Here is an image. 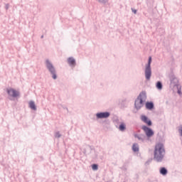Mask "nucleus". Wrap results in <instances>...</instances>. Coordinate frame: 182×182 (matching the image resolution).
<instances>
[{
  "label": "nucleus",
  "mask_w": 182,
  "mask_h": 182,
  "mask_svg": "<svg viewBox=\"0 0 182 182\" xmlns=\"http://www.w3.org/2000/svg\"><path fill=\"white\" fill-rule=\"evenodd\" d=\"M160 173L162 176H166V174H167V169H166V168H161Z\"/></svg>",
  "instance_id": "13"
},
{
  "label": "nucleus",
  "mask_w": 182,
  "mask_h": 182,
  "mask_svg": "<svg viewBox=\"0 0 182 182\" xmlns=\"http://www.w3.org/2000/svg\"><path fill=\"white\" fill-rule=\"evenodd\" d=\"M110 116V114L109 112H100L97 114V117L98 119H106Z\"/></svg>",
  "instance_id": "7"
},
{
  "label": "nucleus",
  "mask_w": 182,
  "mask_h": 182,
  "mask_svg": "<svg viewBox=\"0 0 182 182\" xmlns=\"http://www.w3.org/2000/svg\"><path fill=\"white\" fill-rule=\"evenodd\" d=\"M134 14H137V11L136 10H132Z\"/></svg>",
  "instance_id": "19"
},
{
  "label": "nucleus",
  "mask_w": 182,
  "mask_h": 182,
  "mask_svg": "<svg viewBox=\"0 0 182 182\" xmlns=\"http://www.w3.org/2000/svg\"><path fill=\"white\" fill-rule=\"evenodd\" d=\"M178 95H181V91L180 90H178Z\"/></svg>",
  "instance_id": "18"
},
{
  "label": "nucleus",
  "mask_w": 182,
  "mask_h": 182,
  "mask_svg": "<svg viewBox=\"0 0 182 182\" xmlns=\"http://www.w3.org/2000/svg\"><path fill=\"white\" fill-rule=\"evenodd\" d=\"M133 151H139V145L137 144H134L132 146Z\"/></svg>",
  "instance_id": "15"
},
{
  "label": "nucleus",
  "mask_w": 182,
  "mask_h": 182,
  "mask_svg": "<svg viewBox=\"0 0 182 182\" xmlns=\"http://www.w3.org/2000/svg\"><path fill=\"white\" fill-rule=\"evenodd\" d=\"M119 129L121 132H124V130H126V124H124V123L121 124L119 125Z\"/></svg>",
  "instance_id": "12"
},
{
  "label": "nucleus",
  "mask_w": 182,
  "mask_h": 182,
  "mask_svg": "<svg viewBox=\"0 0 182 182\" xmlns=\"http://www.w3.org/2000/svg\"><path fill=\"white\" fill-rule=\"evenodd\" d=\"M68 65H70V66H75V65H76V61L74 60L73 58H69L68 59Z\"/></svg>",
  "instance_id": "9"
},
{
  "label": "nucleus",
  "mask_w": 182,
  "mask_h": 182,
  "mask_svg": "<svg viewBox=\"0 0 182 182\" xmlns=\"http://www.w3.org/2000/svg\"><path fill=\"white\" fill-rule=\"evenodd\" d=\"M164 145L161 143H158L155 146L154 149V160H156V161H161L163 160V157H164Z\"/></svg>",
  "instance_id": "1"
},
{
  "label": "nucleus",
  "mask_w": 182,
  "mask_h": 182,
  "mask_svg": "<svg viewBox=\"0 0 182 182\" xmlns=\"http://www.w3.org/2000/svg\"><path fill=\"white\" fill-rule=\"evenodd\" d=\"M150 65H151V57H149L148 65L145 69V77L147 80H150V77H151V68H150Z\"/></svg>",
  "instance_id": "3"
},
{
  "label": "nucleus",
  "mask_w": 182,
  "mask_h": 182,
  "mask_svg": "<svg viewBox=\"0 0 182 182\" xmlns=\"http://www.w3.org/2000/svg\"><path fill=\"white\" fill-rule=\"evenodd\" d=\"M142 130L145 132V134L147 136V137H151V136L154 134V132H153V130H151V129L146 126L142 127Z\"/></svg>",
  "instance_id": "6"
},
{
  "label": "nucleus",
  "mask_w": 182,
  "mask_h": 182,
  "mask_svg": "<svg viewBox=\"0 0 182 182\" xmlns=\"http://www.w3.org/2000/svg\"><path fill=\"white\" fill-rule=\"evenodd\" d=\"M146 107L149 110H151V109H153V107H154V105L153 104V102H146Z\"/></svg>",
  "instance_id": "10"
},
{
  "label": "nucleus",
  "mask_w": 182,
  "mask_h": 182,
  "mask_svg": "<svg viewBox=\"0 0 182 182\" xmlns=\"http://www.w3.org/2000/svg\"><path fill=\"white\" fill-rule=\"evenodd\" d=\"M141 119L142 122H144V123H146L148 126H151V121H150V119H149V118H147V117L142 115L141 117Z\"/></svg>",
  "instance_id": "8"
},
{
  "label": "nucleus",
  "mask_w": 182,
  "mask_h": 182,
  "mask_svg": "<svg viewBox=\"0 0 182 182\" xmlns=\"http://www.w3.org/2000/svg\"><path fill=\"white\" fill-rule=\"evenodd\" d=\"M7 93L9 96H11V97H18V96H19V92L14 90V88L7 89Z\"/></svg>",
  "instance_id": "5"
},
{
  "label": "nucleus",
  "mask_w": 182,
  "mask_h": 182,
  "mask_svg": "<svg viewBox=\"0 0 182 182\" xmlns=\"http://www.w3.org/2000/svg\"><path fill=\"white\" fill-rule=\"evenodd\" d=\"M92 170H97L98 166H97V164H93V165L92 166Z\"/></svg>",
  "instance_id": "16"
},
{
  "label": "nucleus",
  "mask_w": 182,
  "mask_h": 182,
  "mask_svg": "<svg viewBox=\"0 0 182 182\" xmlns=\"http://www.w3.org/2000/svg\"><path fill=\"white\" fill-rule=\"evenodd\" d=\"M29 107H31L32 110H36V105H35V102L33 101H31L29 102Z\"/></svg>",
  "instance_id": "11"
},
{
  "label": "nucleus",
  "mask_w": 182,
  "mask_h": 182,
  "mask_svg": "<svg viewBox=\"0 0 182 182\" xmlns=\"http://www.w3.org/2000/svg\"><path fill=\"white\" fill-rule=\"evenodd\" d=\"M146 100V94L141 92L135 101L136 109H141L143 107V102Z\"/></svg>",
  "instance_id": "2"
},
{
  "label": "nucleus",
  "mask_w": 182,
  "mask_h": 182,
  "mask_svg": "<svg viewBox=\"0 0 182 182\" xmlns=\"http://www.w3.org/2000/svg\"><path fill=\"white\" fill-rule=\"evenodd\" d=\"M55 137H60V134H59V132H57L55 134Z\"/></svg>",
  "instance_id": "17"
},
{
  "label": "nucleus",
  "mask_w": 182,
  "mask_h": 182,
  "mask_svg": "<svg viewBox=\"0 0 182 182\" xmlns=\"http://www.w3.org/2000/svg\"><path fill=\"white\" fill-rule=\"evenodd\" d=\"M46 66L49 70V71L50 72V73H52L53 79H56L57 77H56V73H55V68H53V65H52V63H50V62H49L48 60H46Z\"/></svg>",
  "instance_id": "4"
},
{
  "label": "nucleus",
  "mask_w": 182,
  "mask_h": 182,
  "mask_svg": "<svg viewBox=\"0 0 182 182\" xmlns=\"http://www.w3.org/2000/svg\"><path fill=\"white\" fill-rule=\"evenodd\" d=\"M135 137H136L137 139H139V140H140V137L138 136L137 135H135Z\"/></svg>",
  "instance_id": "20"
},
{
  "label": "nucleus",
  "mask_w": 182,
  "mask_h": 182,
  "mask_svg": "<svg viewBox=\"0 0 182 182\" xmlns=\"http://www.w3.org/2000/svg\"><path fill=\"white\" fill-rule=\"evenodd\" d=\"M156 87H157V89H159V90H161V89H163V85L161 84V82L159 81V82L156 83Z\"/></svg>",
  "instance_id": "14"
}]
</instances>
